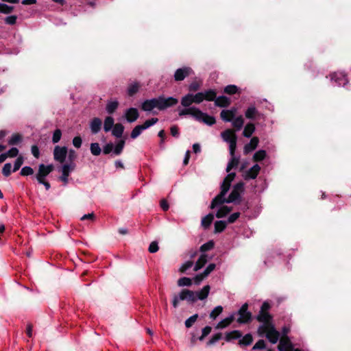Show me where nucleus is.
Returning a JSON list of instances; mask_svg holds the SVG:
<instances>
[{
  "instance_id": "f257e3e1",
  "label": "nucleus",
  "mask_w": 351,
  "mask_h": 351,
  "mask_svg": "<svg viewBox=\"0 0 351 351\" xmlns=\"http://www.w3.org/2000/svg\"><path fill=\"white\" fill-rule=\"evenodd\" d=\"M193 94L188 93L181 99V105L185 108L179 111V116L182 117L185 115H191L195 120L203 122L208 125H213L215 123V119L213 116H210L206 113L202 112L195 106L191 107L193 104Z\"/></svg>"
},
{
  "instance_id": "f03ea898",
  "label": "nucleus",
  "mask_w": 351,
  "mask_h": 351,
  "mask_svg": "<svg viewBox=\"0 0 351 351\" xmlns=\"http://www.w3.org/2000/svg\"><path fill=\"white\" fill-rule=\"evenodd\" d=\"M210 289L209 285H206L198 291L183 289L178 295H174L172 301L173 306L177 308L181 300H186L191 303H193L197 300H203L208 297Z\"/></svg>"
},
{
  "instance_id": "7ed1b4c3",
  "label": "nucleus",
  "mask_w": 351,
  "mask_h": 351,
  "mask_svg": "<svg viewBox=\"0 0 351 351\" xmlns=\"http://www.w3.org/2000/svg\"><path fill=\"white\" fill-rule=\"evenodd\" d=\"M178 102V100L173 97L165 98L160 96L157 98L144 101L141 105V108L144 111H151L155 108L160 110H163L169 107L177 104Z\"/></svg>"
},
{
  "instance_id": "20e7f679",
  "label": "nucleus",
  "mask_w": 351,
  "mask_h": 351,
  "mask_svg": "<svg viewBox=\"0 0 351 351\" xmlns=\"http://www.w3.org/2000/svg\"><path fill=\"white\" fill-rule=\"evenodd\" d=\"M235 176V173H229L226 176L221 186V192L213 199L210 204V208L213 209L223 204V200L221 201V199H223V196H225L228 191L231 182L234 179Z\"/></svg>"
},
{
  "instance_id": "39448f33",
  "label": "nucleus",
  "mask_w": 351,
  "mask_h": 351,
  "mask_svg": "<svg viewBox=\"0 0 351 351\" xmlns=\"http://www.w3.org/2000/svg\"><path fill=\"white\" fill-rule=\"evenodd\" d=\"M257 332L260 337L265 336L268 341L273 344L276 343L280 338V332L274 325H261L258 328Z\"/></svg>"
},
{
  "instance_id": "423d86ee",
  "label": "nucleus",
  "mask_w": 351,
  "mask_h": 351,
  "mask_svg": "<svg viewBox=\"0 0 351 351\" xmlns=\"http://www.w3.org/2000/svg\"><path fill=\"white\" fill-rule=\"evenodd\" d=\"M247 304L245 303L239 310L237 313L239 317L237 318V321L239 324H245L250 322L252 319V313L247 311Z\"/></svg>"
},
{
  "instance_id": "0eeeda50",
  "label": "nucleus",
  "mask_w": 351,
  "mask_h": 351,
  "mask_svg": "<svg viewBox=\"0 0 351 351\" xmlns=\"http://www.w3.org/2000/svg\"><path fill=\"white\" fill-rule=\"evenodd\" d=\"M53 170V165H45L40 164L38 166V171L36 174V180L38 182H42V180H45V178Z\"/></svg>"
},
{
  "instance_id": "6e6552de",
  "label": "nucleus",
  "mask_w": 351,
  "mask_h": 351,
  "mask_svg": "<svg viewBox=\"0 0 351 351\" xmlns=\"http://www.w3.org/2000/svg\"><path fill=\"white\" fill-rule=\"evenodd\" d=\"M75 168V164L74 162H69L62 165V175L60 177V180L64 182V185L68 183V177L70 173L73 171Z\"/></svg>"
},
{
  "instance_id": "1a4fd4ad",
  "label": "nucleus",
  "mask_w": 351,
  "mask_h": 351,
  "mask_svg": "<svg viewBox=\"0 0 351 351\" xmlns=\"http://www.w3.org/2000/svg\"><path fill=\"white\" fill-rule=\"evenodd\" d=\"M243 186V184L242 183L237 184L227 199L223 196V199H221V201L223 200V204L225 202L231 203L239 200L240 199L239 190L242 189Z\"/></svg>"
},
{
  "instance_id": "9d476101",
  "label": "nucleus",
  "mask_w": 351,
  "mask_h": 351,
  "mask_svg": "<svg viewBox=\"0 0 351 351\" xmlns=\"http://www.w3.org/2000/svg\"><path fill=\"white\" fill-rule=\"evenodd\" d=\"M68 150L66 147L56 146L53 150L54 160L63 163L66 159Z\"/></svg>"
},
{
  "instance_id": "9b49d317",
  "label": "nucleus",
  "mask_w": 351,
  "mask_h": 351,
  "mask_svg": "<svg viewBox=\"0 0 351 351\" xmlns=\"http://www.w3.org/2000/svg\"><path fill=\"white\" fill-rule=\"evenodd\" d=\"M332 82L337 86H344L348 80L343 72H335L330 75Z\"/></svg>"
},
{
  "instance_id": "f8f14e48",
  "label": "nucleus",
  "mask_w": 351,
  "mask_h": 351,
  "mask_svg": "<svg viewBox=\"0 0 351 351\" xmlns=\"http://www.w3.org/2000/svg\"><path fill=\"white\" fill-rule=\"evenodd\" d=\"M192 72L190 67H182L177 69L174 73V79L176 81H182L186 77L189 76Z\"/></svg>"
},
{
  "instance_id": "ddd939ff",
  "label": "nucleus",
  "mask_w": 351,
  "mask_h": 351,
  "mask_svg": "<svg viewBox=\"0 0 351 351\" xmlns=\"http://www.w3.org/2000/svg\"><path fill=\"white\" fill-rule=\"evenodd\" d=\"M237 108H232L230 110H223L220 113L221 119L226 122H230L234 118L237 113Z\"/></svg>"
},
{
  "instance_id": "4468645a",
  "label": "nucleus",
  "mask_w": 351,
  "mask_h": 351,
  "mask_svg": "<svg viewBox=\"0 0 351 351\" xmlns=\"http://www.w3.org/2000/svg\"><path fill=\"white\" fill-rule=\"evenodd\" d=\"M261 171V167L258 164L254 165L245 173V180L255 179Z\"/></svg>"
},
{
  "instance_id": "2eb2a0df",
  "label": "nucleus",
  "mask_w": 351,
  "mask_h": 351,
  "mask_svg": "<svg viewBox=\"0 0 351 351\" xmlns=\"http://www.w3.org/2000/svg\"><path fill=\"white\" fill-rule=\"evenodd\" d=\"M278 348L279 351H293V349L289 339L287 337L280 340Z\"/></svg>"
},
{
  "instance_id": "dca6fc26",
  "label": "nucleus",
  "mask_w": 351,
  "mask_h": 351,
  "mask_svg": "<svg viewBox=\"0 0 351 351\" xmlns=\"http://www.w3.org/2000/svg\"><path fill=\"white\" fill-rule=\"evenodd\" d=\"M125 117L128 122L132 123L135 121L139 117L138 111L135 108H130L126 110Z\"/></svg>"
},
{
  "instance_id": "f3484780",
  "label": "nucleus",
  "mask_w": 351,
  "mask_h": 351,
  "mask_svg": "<svg viewBox=\"0 0 351 351\" xmlns=\"http://www.w3.org/2000/svg\"><path fill=\"white\" fill-rule=\"evenodd\" d=\"M262 115L254 106H250L247 108L245 112V116L248 119L254 120Z\"/></svg>"
},
{
  "instance_id": "a211bd4d",
  "label": "nucleus",
  "mask_w": 351,
  "mask_h": 351,
  "mask_svg": "<svg viewBox=\"0 0 351 351\" xmlns=\"http://www.w3.org/2000/svg\"><path fill=\"white\" fill-rule=\"evenodd\" d=\"M258 142H259V139L258 137H256V136L253 137L250 140V142L244 146V148H243L244 154H248L249 153L254 151L256 148V147L258 144Z\"/></svg>"
},
{
  "instance_id": "6ab92c4d",
  "label": "nucleus",
  "mask_w": 351,
  "mask_h": 351,
  "mask_svg": "<svg viewBox=\"0 0 351 351\" xmlns=\"http://www.w3.org/2000/svg\"><path fill=\"white\" fill-rule=\"evenodd\" d=\"M102 122L99 118H93L90 123L91 132L94 134H97L101 128Z\"/></svg>"
},
{
  "instance_id": "aec40b11",
  "label": "nucleus",
  "mask_w": 351,
  "mask_h": 351,
  "mask_svg": "<svg viewBox=\"0 0 351 351\" xmlns=\"http://www.w3.org/2000/svg\"><path fill=\"white\" fill-rule=\"evenodd\" d=\"M271 317L267 312H259L258 315L256 317V319L262 322L261 325H273L271 322Z\"/></svg>"
},
{
  "instance_id": "412c9836",
  "label": "nucleus",
  "mask_w": 351,
  "mask_h": 351,
  "mask_svg": "<svg viewBox=\"0 0 351 351\" xmlns=\"http://www.w3.org/2000/svg\"><path fill=\"white\" fill-rule=\"evenodd\" d=\"M221 137L224 141L230 143L232 141H237V136L231 130H226L221 133Z\"/></svg>"
},
{
  "instance_id": "4be33fe9",
  "label": "nucleus",
  "mask_w": 351,
  "mask_h": 351,
  "mask_svg": "<svg viewBox=\"0 0 351 351\" xmlns=\"http://www.w3.org/2000/svg\"><path fill=\"white\" fill-rule=\"evenodd\" d=\"M208 261V256L202 254L195 264L194 271H197L202 268Z\"/></svg>"
},
{
  "instance_id": "5701e85b",
  "label": "nucleus",
  "mask_w": 351,
  "mask_h": 351,
  "mask_svg": "<svg viewBox=\"0 0 351 351\" xmlns=\"http://www.w3.org/2000/svg\"><path fill=\"white\" fill-rule=\"evenodd\" d=\"M215 104L217 106L219 107H227L230 104V100L226 96L216 97Z\"/></svg>"
},
{
  "instance_id": "b1692460",
  "label": "nucleus",
  "mask_w": 351,
  "mask_h": 351,
  "mask_svg": "<svg viewBox=\"0 0 351 351\" xmlns=\"http://www.w3.org/2000/svg\"><path fill=\"white\" fill-rule=\"evenodd\" d=\"M234 319V315L232 314L229 317H228L222 319L221 321H220L217 324L216 328H218V329L224 328L226 326H229L233 322Z\"/></svg>"
},
{
  "instance_id": "393cba45",
  "label": "nucleus",
  "mask_w": 351,
  "mask_h": 351,
  "mask_svg": "<svg viewBox=\"0 0 351 351\" xmlns=\"http://www.w3.org/2000/svg\"><path fill=\"white\" fill-rule=\"evenodd\" d=\"M124 131V127L121 123H117L112 129V134L117 138L121 137Z\"/></svg>"
},
{
  "instance_id": "a878e982",
  "label": "nucleus",
  "mask_w": 351,
  "mask_h": 351,
  "mask_svg": "<svg viewBox=\"0 0 351 351\" xmlns=\"http://www.w3.org/2000/svg\"><path fill=\"white\" fill-rule=\"evenodd\" d=\"M114 121L112 117H107L104 120V130L108 132L110 131L114 126Z\"/></svg>"
},
{
  "instance_id": "bb28decb",
  "label": "nucleus",
  "mask_w": 351,
  "mask_h": 351,
  "mask_svg": "<svg viewBox=\"0 0 351 351\" xmlns=\"http://www.w3.org/2000/svg\"><path fill=\"white\" fill-rule=\"evenodd\" d=\"M254 131V125L252 123H248L244 128L243 134L245 137L250 138Z\"/></svg>"
},
{
  "instance_id": "cd10ccee",
  "label": "nucleus",
  "mask_w": 351,
  "mask_h": 351,
  "mask_svg": "<svg viewBox=\"0 0 351 351\" xmlns=\"http://www.w3.org/2000/svg\"><path fill=\"white\" fill-rule=\"evenodd\" d=\"M231 210H232L231 208H230L227 206H222L218 209V210L216 213V217L217 218H222V217H225L226 215H227Z\"/></svg>"
},
{
  "instance_id": "c85d7f7f",
  "label": "nucleus",
  "mask_w": 351,
  "mask_h": 351,
  "mask_svg": "<svg viewBox=\"0 0 351 351\" xmlns=\"http://www.w3.org/2000/svg\"><path fill=\"white\" fill-rule=\"evenodd\" d=\"M253 341V337L251 334H246L245 336H243L242 338L239 341V344L240 346H249L250 345Z\"/></svg>"
},
{
  "instance_id": "c756f323",
  "label": "nucleus",
  "mask_w": 351,
  "mask_h": 351,
  "mask_svg": "<svg viewBox=\"0 0 351 351\" xmlns=\"http://www.w3.org/2000/svg\"><path fill=\"white\" fill-rule=\"evenodd\" d=\"M204 96V99L207 101H215L217 97V93L215 90L213 89L207 90L204 92H202Z\"/></svg>"
},
{
  "instance_id": "7c9ffc66",
  "label": "nucleus",
  "mask_w": 351,
  "mask_h": 351,
  "mask_svg": "<svg viewBox=\"0 0 351 351\" xmlns=\"http://www.w3.org/2000/svg\"><path fill=\"white\" fill-rule=\"evenodd\" d=\"M239 162V158L236 157L235 155L231 156V158L230 161L228 163L227 167H226V171L230 172V170L238 166Z\"/></svg>"
},
{
  "instance_id": "2f4dec72",
  "label": "nucleus",
  "mask_w": 351,
  "mask_h": 351,
  "mask_svg": "<svg viewBox=\"0 0 351 351\" xmlns=\"http://www.w3.org/2000/svg\"><path fill=\"white\" fill-rule=\"evenodd\" d=\"M213 219H214V216L213 214L211 213H209L207 215H206L205 217H204L202 219V226L205 228H208L212 221H213Z\"/></svg>"
},
{
  "instance_id": "473e14b6",
  "label": "nucleus",
  "mask_w": 351,
  "mask_h": 351,
  "mask_svg": "<svg viewBox=\"0 0 351 351\" xmlns=\"http://www.w3.org/2000/svg\"><path fill=\"white\" fill-rule=\"evenodd\" d=\"M231 121L233 127H234L237 130H240L242 128L244 123L242 116H239L234 119L233 118Z\"/></svg>"
},
{
  "instance_id": "72a5a7b5",
  "label": "nucleus",
  "mask_w": 351,
  "mask_h": 351,
  "mask_svg": "<svg viewBox=\"0 0 351 351\" xmlns=\"http://www.w3.org/2000/svg\"><path fill=\"white\" fill-rule=\"evenodd\" d=\"M119 103L117 101H110L107 103L106 110L108 113L112 114L118 108Z\"/></svg>"
},
{
  "instance_id": "f704fd0d",
  "label": "nucleus",
  "mask_w": 351,
  "mask_h": 351,
  "mask_svg": "<svg viewBox=\"0 0 351 351\" xmlns=\"http://www.w3.org/2000/svg\"><path fill=\"white\" fill-rule=\"evenodd\" d=\"M140 88V84L138 82H134L129 85L128 88V94L129 96H133L136 94Z\"/></svg>"
},
{
  "instance_id": "c9c22d12",
  "label": "nucleus",
  "mask_w": 351,
  "mask_h": 351,
  "mask_svg": "<svg viewBox=\"0 0 351 351\" xmlns=\"http://www.w3.org/2000/svg\"><path fill=\"white\" fill-rule=\"evenodd\" d=\"M227 222L225 221H217L215 223V232H221L226 228Z\"/></svg>"
},
{
  "instance_id": "e433bc0d",
  "label": "nucleus",
  "mask_w": 351,
  "mask_h": 351,
  "mask_svg": "<svg viewBox=\"0 0 351 351\" xmlns=\"http://www.w3.org/2000/svg\"><path fill=\"white\" fill-rule=\"evenodd\" d=\"M242 337V334L239 330H233L230 332L227 333L226 340L230 341V339H240Z\"/></svg>"
},
{
  "instance_id": "4c0bfd02",
  "label": "nucleus",
  "mask_w": 351,
  "mask_h": 351,
  "mask_svg": "<svg viewBox=\"0 0 351 351\" xmlns=\"http://www.w3.org/2000/svg\"><path fill=\"white\" fill-rule=\"evenodd\" d=\"M266 152L263 149L258 150L256 152L254 156L253 159L254 161L258 162L261 161L266 157Z\"/></svg>"
},
{
  "instance_id": "58836bf2",
  "label": "nucleus",
  "mask_w": 351,
  "mask_h": 351,
  "mask_svg": "<svg viewBox=\"0 0 351 351\" xmlns=\"http://www.w3.org/2000/svg\"><path fill=\"white\" fill-rule=\"evenodd\" d=\"M90 149L91 154L94 156H99L101 152L100 146H99V143H91Z\"/></svg>"
},
{
  "instance_id": "ea45409f",
  "label": "nucleus",
  "mask_w": 351,
  "mask_h": 351,
  "mask_svg": "<svg viewBox=\"0 0 351 351\" xmlns=\"http://www.w3.org/2000/svg\"><path fill=\"white\" fill-rule=\"evenodd\" d=\"M125 141L123 140H121L113 149V153L116 156L120 155L123 149Z\"/></svg>"
},
{
  "instance_id": "a19ab883",
  "label": "nucleus",
  "mask_w": 351,
  "mask_h": 351,
  "mask_svg": "<svg viewBox=\"0 0 351 351\" xmlns=\"http://www.w3.org/2000/svg\"><path fill=\"white\" fill-rule=\"evenodd\" d=\"M143 130L144 129L143 128V126H141V125H136L131 132V138L133 139L136 138Z\"/></svg>"
},
{
  "instance_id": "79ce46f5",
  "label": "nucleus",
  "mask_w": 351,
  "mask_h": 351,
  "mask_svg": "<svg viewBox=\"0 0 351 351\" xmlns=\"http://www.w3.org/2000/svg\"><path fill=\"white\" fill-rule=\"evenodd\" d=\"M191 285H192L191 279L189 278H187V277L180 278L178 280V285L179 287H184V286L189 287Z\"/></svg>"
},
{
  "instance_id": "37998d69",
  "label": "nucleus",
  "mask_w": 351,
  "mask_h": 351,
  "mask_svg": "<svg viewBox=\"0 0 351 351\" xmlns=\"http://www.w3.org/2000/svg\"><path fill=\"white\" fill-rule=\"evenodd\" d=\"M223 311V307L221 306H216L210 313V317L213 319H215L217 317L220 315Z\"/></svg>"
},
{
  "instance_id": "c03bdc74",
  "label": "nucleus",
  "mask_w": 351,
  "mask_h": 351,
  "mask_svg": "<svg viewBox=\"0 0 351 351\" xmlns=\"http://www.w3.org/2000/svg\"><path fill=\"white\" fill-rule=\"evenodd\" d=\"M158 121V118H152L150 119L145 121L144 122V123L141 125L143 126V128L144 130H146V129L149 128V127L152 126L153 125H154L155 123H156Z\"/></svg>"
},
{
  "instance_id": "a18cd8bd",
  "label": "nucleus",
  "mask_w": 351,
  "mask_h": 351,
  "mask_svg": "<svg viewBox=\"0 0 351 351\" xmlns=\"http://www.w3.org/2000/svg\"><path fill=\"white\" fill-rule=\"evenodd\" d=\"M14 10V7L4 3H0V12L3 14H10Z\"/></svg>"
},
{
  "instance_id": "49530a36",
  "label": "nucleus",
  "mask_w": 351,
  "mask_h": 351,
  "mask_svg": "<svg viewBox=\"0 0 351 351\" xmlns=\"http://www.w3.org/2000/svg\"><path fill=\"white\" fill-rule=\"evenodd\" d=\"M214 247V242L213 241H209L206 243L203 244L200 247V251L202 252H205L206 251L210 250Z\"/></svg>"
},
{
  "instance_id": "de8ad7c7",
  "label": "nucleus",
  "mask_w": 351,
  "mask_h": 351,
  "mask_svg": "<svg viewBox=\"0 0 351 351\" xmlns=\"http://www.w3.org/2000/svg\"><path fill=\"white\" fill-rule=\"evenodd\" d=\"M197 317H198L197 314H195V315L191 316L190 317H189L185 321V326L188 328H191L193 326V324L196 322Z\"/></svg>"
},
{
  "instance_id": "09e8293b",
  "label": "nucleus",
  "mask_w": 351,
  "mask_h": 351,
  "mask_svg": "<svg viewBox=\"0 0 351 351\" xmlns=\"http://www.w3.org/2000/svg\"><path fill=\"white\" fill-rule=\"evenodd\" d=\"M21 175L23 176H27L34 173V170L31 167L25 166L21 169Z\"/></svg>"
},
{
  "instance_id": "8fccbe9b",
  "label": "nucleus",
  "mask_w": 351,
  "mask_h": 351,
  "mask_svg": "<svg viewBox=\"0 0 351 351\" xmlns=\"http://www.w3.org/2000/svg\"><path fill=\"white\" fill-rule=\"evenodd\" d=\"M62 136V132L60 129H56L53 134L52 141L53 143H57L60 141Z\"/></svg>"
},
{
  "instance_id": "3c124183",
  "label": "nucleus",
  "mask_w": 351,
  "mask_h": 351,
  "mask_svg": "<svg viewBox=\"0 0 351 351\" xmlns=\"http://www.w3.org/2000/svg\"><path fill=\"white\" fill-rule=\"evenodd\" d=\"M238 88L235 85H228L224 88V92L229 95L234 94L237 92Z\"/></svg>"
},
{
  "instance_id": "603ef678",
  "label": "nucleus",
  "mask_w": 351,
  "mask_h": 351,
  "mask_svg": "<svg viewBox=\"0 0 351 351\" xmlns=\"http://www.w3.org/2000/svg\"><path fill=\"white\" fill-rule=\"evenodd\" d=\"M204 95L202 92H199L195 95L193 94V99L195 104H200L204 99Z\"/></svg>"
},
{
  "instance_id": "864d4df0",
  "label": "nucleus",
  "mask_w": 351,
  "mask_h": 351,
  "mask_svg": "<svg viewBox=\"0 0 351 351\" xmlns=\"http://www.w3.org/2000/svg\"><path fill=\"white\" fill-rule=\"evenodd\" d=\"M193 265V262L192 261H186L184 263H183L180 268V271L182 273L185 272L186 270L190 269Z\"/></svg>"
},
{
  "instance_id": "5fc2aeb1",
  "label": "nucleus",
  "mask_w": 351,
  "mask_h": 351,
  "mask_svg": "<svg viewBox=\"0 0 351 351\" xmlns=\"http://www.w3.org/2000/svg\"><path fill=\"white\" fill-rule=\"evenodd\" d=\"M264 348H265V341L263 339H260L254 344V346L252 348V350L254 351L256 350H262Z\"/></svg>"
},
{
  "instance_id": "6e6d98bb",
  "label": "nucleus",
  "mask_w": 351,
  "mask_h": 351,
  "mask_svg": "<svg viewBox=\"0 0 351 351\" xmlns=\"http://www.w3.org/2000/svg\"><path fill=\"white\" fill-rule=\"evenodd\" d=\"M23 163V159L21 156L18 157L14 163L13 172L18 171Z\"/></svg>"
},
{
  "instance_id": "4d7b16f0",
  "label": "nucleus",
  "mask_w": 351,
  "mask_h": 351,
  "mask_svg": "<svg viewBox=\"0 0 351 351\" xmlns=\"http://www.w3.org/2000/svg\"><path fill=\"white\" fill-rule=\"evenodd\" d=\"M12 165L10 163H5L2 169V173L4 176L8 177L11 174Z\"/></svg>"
},
{
  "instance_id": "13d9d810",
  "label": "nucleus",
  "mask_w": 351,
  "mask_h": 351,
  "mask_svg": "<svg viewBox=\"0 0 351 351\" xmlns=\"http://www.w3.org/2000/svg\"><path fill=\"white\" fill-rule=\"evenodd\" d=\"M21 141V137L19 134H13L8 141L10 145H16Z\"/></svg>"
},
{
  "instance_id": "bf43d9fd",
  "label": "nucleus",
  "mask_w": 351,
  "mask_h": 351,
  "mask_svg": "<svg viewBox=\"0 0 351 351\" xmlns=\"http://www.w3.org/2000/svg\"><path fill=\"white\" fill-rule=\"evenodd\" d=\"M221 333H217V334H215L212 337L211 339L208 341L207 344L208 345H213L214 343H215L216 342H217L219 340H220L221 339Z\"/></svg>"
},
{
  "instance_id": "052dcab7",
  "label": "nucleus",
  "mask_w": 351,
  "mask_h": 351,
  "mask_svg": "<svg viewBox=\"0 0 351 351\" xmlns=\"http://www.w3.org/2000/svg\"><path fill=\"white\" fill-rule=\"evenodd\" d=\"M17 16L15 15L8 16L5 18V23L8 25H14L16 23Z\"/></svg>"
},
{
  "instance_id": "680f3d73",
  "label": "nucleus",
  "mask_w": 351,
  "mask_h": 351,
  "mask_svg": "<svg viewBox=\"0 0 351 351\" xmlns=\"http://www.w3.org/2000/svg\"><path fill=\"white\" fill-rule=\"evenodd\" d=\"M200 88V84L197 82H193L189 86V90L190 92H195Z\"/></svg>"
},
{
  "instance_id": "e2e57ef3",
  "label": "nucleus",
  "mask_w": 351,
  "mask_h": 351,
  "mask_svg": "<svg viewBox=\"0 0 351 351\" xmlns=\"http://www.w3.org/2000/svg\"><path fill=\"white\" fill-rule=\"evenodd\" d=\"M216 265L214 263L209 264L206 268L203 271V275L206 277L208 274H210L215 268Z\"/></svg>"
},
{
  "instance_id": "0e129e2a",
  "label": "nucleus",
  "mask_w": 351,
  "mask_h": 351,
  "mask_svg": "<svg viewBox=\"0 0 351 351\" xmlns=\"http://www.w3.org/2000/svg\"><path fill=\"white\" fill-rule=\"evenodd\" d=\"M240 216V213L237 212L231 214L228 218L227 223H234Z\"/></svg>"
},
{
  "instance_id": "69168bd1",
  "label": "nucleus",
  "mask_w": 351,
  "mask_h": 351,
  "mask_svg": "<svg viewBox=\"0 0 351 351\" xmlns=\"http://www.w3.org/2000/svg\"><path fill=\"white\" fill-rule=\"evenodd\" d=\"M19 154V150L16 147H12L8 151L7 153H5V154H7L8 157H16Z\"/></svg>"
},
{
  "instance_id": "338daca9",
  "label": "nucleus",
  "mask_w": 351,
  "mask_h": 351,
  "mask_svg": "<svg viewBox=\"0 0 351 351\" xmlns=\"http://www.w3.org/2000/svg\"><path fill=\"white\" fill-rule=\"evenodd\" d=\"M150 253H155L158 250V245L156 241H153L150 243L148 249Z\"/></svg>"
},
{
  "instance_id": "774afa93",
  "label": "nucleus",
  "mask_w": 351,
  "mask_h": 351,
  "mask_svg": "<svg viewBox=\"0 0 351 351\" xmlns=\"http://www.w3.org/2000/svg\"><path fill=\"white\" fill-rule=\"evenodd\" d=\"M82 140L80 136H75L73 139V145L76 148H80L82 145Z\"/></svg>"
}]
</instances>
